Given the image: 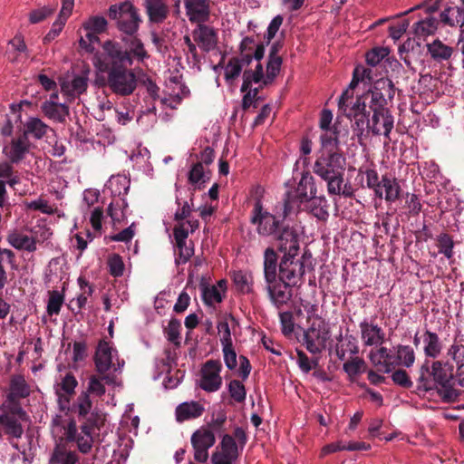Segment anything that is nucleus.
Wrapping results in <instances>:
<instances>
[{
    "instance_id": "1",
    "label": "nucleus",
    "mask_w": 464,
    "mask_h": 464,
    "mask_svg": "<svg viewBox=\"0 0 464 464\" xmlns=\"http://www.w3.org/2000/svg\"><path fill=\"white\" fill-rule=\"evenodd\" d=\"M278 248L284 253L279 265L280 281L293 286L300 285L306 269L313 268L311 253L305 251L296 257L299 252V239L294 229L285 227L277 237Z\"/></svg>"
},
{
    "instance_id": "2",
    "label": "nucleus",
    "mask_w": 464,
    "mask_h": 464,
    "mask_svg": "<svg viewBox=\"0 0 464 464\" xmlns=\"http://www.w3.org/2000/svg\"><path fill=\"white\" fill-rule=\"evenodd\" d=\"M419 373V391L430 392L436 388L445 402L455 401L459 396V392L454 388V366L449 361L427 359L420 366Z\"/></svg>"
},
{
    "instance_id": "3",
    "label": "nucleus",
    "mask_w": 464,
    "mask_h": 464,
    "mask_svg": "<svg viewBox=\"0 0 464 464\" xmlns=\"http://www.w3.org/2000/svg\"><path fill=\"white\" fill-rule=\"evenodd\" d=\"M281 65L282 58L273 47L269 53L266 73H264L261 60H258L250 69L245 70L241 92H246L253 83H260L261 86L270 84L279 73Z\"/></svg>"
},
{
    "instance_id": "4",
    "label": "nucleus",
    "mask_w": 464,
    "mask_h": 464,
    "mask_svg": "<svg viewBox=\"0 0 464 464\" xmlns=\"http://www.w3.org/2000/svg\"><path fill=\"white\" fill-rule=\"evenodd\" d=\"M102 54L94 56L93 64L101 72L109 71L111 67L132 65V58L121 44L112 40L105 41L102 45Z\"/></svg>"
},
{
    "instance_id": "5",
    "label": "nucleus",
    "mask_w": 464,
    "mask_h": 464,
    "mask_svg": "<svg viewBox=\"0 0 464 464\" xmlns=\"http://www.w3.org/2000/svg\"><path fill=\"white\" fill-rule=\"evenodd\" d=\"M94 364L100 374H120L124 367V360L119 357L117 349L112 343L101 340L94 353Z\"/></svg>"
},
{
    "instance_id": "6",
    "label": "nucleus",
    "mask_w": 464,
    "mask_h": 464,
    "mask_svg": "<svg viewBox=\"0 0 464 464\" xmlns=\"http://www.w3.org/2000/svg\"><path fill=\"white\" fill-rule=\"evenodd\" d=\"M109 16L117 21V26L121 32L130 36L135 34L139 29L140 18L130 2L126 1L111 5Z\"/></svg>"
},
{
    "instance_id": "7",
    "label": "nucleus",
    "mask_w": 464,
    "mask_h": 464,
    "mask_svg": "<svg viewBox=\"0 0 464 464\" xmlns=\"http://www.w3.org/2000/svg\"><path fill=\"white\" fill-rule=\"evenodd\" d=\"M127 66H114L106 71L108 87L117 95H130L137 87V77Z\"/></svg>"
},
{
    "instance_id": "8",
    "label": "nucleus",
    "mask_w": 464,
    "mask_h": 464,
    "mask_svg": "<svg viewBox=\"0 0 464 464\" xmlns=\"http://www.w3.org/2000/svg\"><path fill=\"white\" fill-rule=\"evenodd\" d=\"M308 324L304 331L303 344L309 353H320L331 337L330 325L324 318H315V321Z\"/></svg>"
},
{
    "instance_id": "9",
    "label": "nucleus",
    "mask_w": 464,
    "mask_h": 464,
    "mask_svg": "<svg viewBox=\"0 0 464 464\" xmlns=\"http://www.w3.org/2000/svg\"><path fill=\"white\" fill-rule=\"evenodd\" d=\"M347 92L345 91L339 99V109L353 121V129L357 135L363 134L365 128L370 124L369 112L366 111V103L362 98H358L356 102L349 106L346 104Z\"/></svg>"
},
{
    "instance_id": "10",
    "label": "nucleus",
    "mask_w": 464,
    "mask_h": 464,
    "mask_svg": "<svg viewBox=\"0 0 464 464\" xmlns=\"http://www.w3.org/2000/svg\"><path fill=\"white\" fill-rule=\"evenodd\" d=\"M316 187L314 179L308 172L303 173L302 178L296 187L295 195L292 198L290 194H287L285 199L284 214L288 215L295 208H299L304 202L314 198L316 195Z\"/></svg>"
},
{
    "instance_id": "11",
    "label": "nucleus",
    "mask_w": 464,
    "mask_h": 464,
    "mask_svg": "<svg viewBox=\"0 0 464 464\" xmlns=\"http://www.w3.org/2000/svg\"><path fill=\"white\" fill-rule=\"evenodd\" d=\"M34 145L26 135L14 137L3 148L5 158L14 164L24 162L34 156Z\"/></svg>"
},
{
    "instance_id": "12",
    "label": "nucleus",
    "mask_w": 464,
    "mask_h": 464,
    "mask_svg": "<svg viewBox=\"0 0 464 464\" xmlns=\"http://www.w3.org/2000/svg\"><path fill=\"white\" fill-rule=\"evenodd\" d=\"M345 160L337 152L322 151L314 166V172L322 179L344 171Z\"/></svg>"
},
{
    "instance_id": "13",
    "label": "nucleus",
    "mask_w": 464,
    "mask_h": 464,
    "mask_svg": "<svg viewBox=\"0 0 464 464\" xmlns=\"http://www.w3.org/2000/svg\"><path fill=\"white\" fill-rule=\"evenodd\" d=\"M193 448L194 459L199 463H205L208 459V450L216 442V437L212 430L201 427L193 432L190 438Z\"/></svg>"
},
{
    "instance_id": "14",
    "label": "nucleus",
    "mask_w": 464,
    "mask_h": 464,
    "mask_svg": "<svg viewBox=\"0 0 464 464\" xmlns=\"http://www.w3.org/2000/svg\"><path fill=\"white\" fill-rule=\"evenodd\" d=\"M251 222L256 226V231L261 236L275 235L279 229V220L264 209L259 199L254 205Z\"/></svg>"
},
{
    "instance_id": "15",
    "label": "nucleus",
    "mask_w": 464,
    "mask_h": 464,
    "mask_svg": "<svg viewBox=\"0 0 464 464\" xmlns=\"http://www.w3.org/2000/svg\"><path fill=\"white\" fill-rule=\"evenodd\" d=\"M221 370L222 365L219 361L209 360L206 362L201 368L199 387L207 392L218 391L222 385Z\"/></svg>"
},
{
    "instance_id": "16",
    "label": "nucleus",
    "mask_w": 464,
    "mask_h": 464,
    "mask_svg": "<svg viewBox=\"0 0 464 464\" xmlns=\"http://www.w3.org/2000/svg\"><path fill=\"white\" fill-rule=\"evenodd\" d=\"M394 96V86L392 80L381 78L374 82L371 91L370 109L372 111L389 110L386 107V97L392 99Z\"/></svg>"
},
{
    "instance_id": "17",
    "label": "nucleus",
    "mask_w": 464,
    "mask_h": 464,
    "mask_svg": "<svg viewBox=\"0 0 464 464\" xmlns=\"http://www.w3.org/2000/svg\"><path fill=\"white\" fill-rule=\"evenodd\" d=\"M253 65L249 63H245V60L238 56L229 58L227 61L223 57L222 61L214 67L215 71L222 68L224 71V79L227 85L233 86L246 69H250Z\"/></svg>"
},
{
    "instance_id": "18",
    "label": "nucleus",
    "mask_w": 464,
    "mask_h": 464,
    "mask_svg": "<svg viewBox=\"0 0 464 464\" xmlns=\"http://www.w3.org/2000/svg\"><path fill=\"white\" fill-rule=\"evenodd\" d=\"M394 127V118L390 110L374 111L367 128L373 135H383L390 139Z\"/></svg>"
},
{
    "instance_id": "19",
    "label": "nucleus",
    "mask_w": 464,
    "mask_h": 464,
    "mask_svg": "<svg viewBox=\"0 0 464 464\" xmlns=\"http://www.w3.org/2000/svg\"><path fill=\"white\" fill-rule=\"evenodd\" d=\"M238 456L237 445L234 438L225 435L220 443V450L212 454V464H233Z\"/></svg>"
},
{
    "instance_id": "20",
    "label": "nucleus",
    "mask_w": 464,
    "mask_h": 464,
    "mask_svg": "<svg viewBox=\"0 0 464 464\" xmlns=\"http://www.w3.org/2000/svg\"><path fill=\"white\" fill-rule=\"evenodd\" d=\"M58 98V92H53L50 98L42 103L41 109L48 119L57 122H64L69 116V107L65 102H59Z\"/></svg>"
},
{
    "instance_id": "21",
    "label": "nucleus",
    "mask_w": 464,
    "mask_h": 464,
    "mask_svg": "<svg viewBox=\"0 0 464 464\" xmlns=\"http://www.w3.org/2000/svg\"><path fill=\"white\" fill-rule=\"evenodd\" d=\"M65 436L68 440L75 441L82 453H87L92 448V437L88 425H82L81 430L78 431L75 422L70 421L65 430Z\"/></svg>"
},
{
    "instance_id": "22",
    "label": "nucleus",
    "mask_w": 464,
    "mask_h": 464,
    "mask_svg": "<svg viewBox=\"0 0 464 464\" xmlns=\"http://www.w3.org/2000/svg\"><path fill=\"white\" fill-rule=\"evenodd\" d=\"M78 382L72 373H66L55 385V392L58 402L62 410L69 408L70 398L74 394Z\"/></svg>"
},
{
    "instance_id": "23",
    "label": "nucleus",
    "mask_w": 464,
    "mask_h": 464,
    "mask_svg": "<svg viewBox=\"0 0 464 464\" xmlns=\"http://www.w3.org/2000/svg\"><path fill=\"white\" fill-rule=\"evenodd\" d=\"M369 358L377 371L383 373H389L396 367L395 353H392L386 347H380L375 351H372Z\"/></svg>"
},
{
    "instance_id": "24",
    "label": "nucleus",
    "mask_w": 464,
    "mask_h": 464,
    "mask_svg": "<svg viewBox=\"0 0 464 464\" xmlns=\"http://www.w3.org/2000/svg\"><path fill=\"white\" fill-rule=\"evenodd\" d=\"M361 338L366 346L381 345L385 338L383 330L376 324L363 320L359 324Z\"/></svg>"
},
{
    "instance_id": "25",
    "label": "nucleus",
    "mask_w": 464,
    "mask_h": 464,
    "mask_svg": "<svg viewBox=\"0 0 464 464\" xmlns=\"http://www.w3.org/2000/svg\"><path fill=\"white\" fill-rule=\"evenodd\" d=\"M130 185V180L125 175L111 176L103 189L104 194H110L112 200L125 199Z\"/></svg>"
},
{
    "instance_id": "26",
    "label": "nucleus",
    "mask_w": 464,
    "mask_h": 464,
    "mask_svg": "<svg viewBox=\"0 0 464 464\" xmlns=\"http://www.w3.org/2000/svg\"><path fill=\"white\" fill-rule=\"evenodd\" d=\"M6 241L12 247L19 251L34 253L37 250L34 237L16 228L8 232Z\"/></svg>"
},
{
    "instance_id": "27",
    "label": "nucleus",
    "mask_w": 464,
    "mask_h": 464,
    "mask_svg": "<svg viewBox=\"0 0 464 464\" xmlns=\"http://www.w3.org/2000/svg\"><path fill=\"white\" fill-rule=\"evenodd\" d=\"M265 54V46L263 44H256L252 37H245L240 43V58L245 63H256L262 60Z\"/></svg>"
},
{
    "instance_id": "28",
    "label": "nucleus",
    "mask_w": 464,
    "mask_h": 464,
    "mask_svg": "<svg viewBox=\"0 0 464 464\" xmlns=\"http://www.w3.org/2000/svg\"><path fill=\"white\" fill-rule=\"evenodd\" d=\"M194 41L205 52L214 50L218 44L217 32L210 26L198 24L193 31Z\"/></svg>"
},
{
    "instance_id": "29",
    "label": "nucleus",
    "mask_w": 464,
    "mask_h": 464,
    "mask_svg": "<svg viewBox=\"0 0 464 464\" xmlns=\"http://www.w3.org/2000/svg\"><path fill=\"white\" fill-rule=\"evenodd\" d=\"M87 73L75 75L71 80H63L61 82V92L69 99H74L83 93L88 86Z\"/></svg>"
},
{
    "instance_id": "30",
    "label": "nucleus",
    "mask_w": 464,
    "mask_h": 464,
    "mask_svg": "<svg viewBox=\"0 0 464 464\" xmlns=\"http://www.w3.org/2000/svg\"><path fill=\"white\" fill-rule=\"evenodd\" d=\"M205 411L204 406L196 401H184L175 409L176 420L179 423L199 418Z\"/></svg>"
},
{
    "instance_id": "31",
    "label": "nucleus",
    "mask_w": 464,
    "mask_h": 464,
    "mask_svg": "<svg viewBox=\"0 0 464 464\" xmlns=\"http://www.w3.org/2000/svg\"><path fill=\"white\" fill-rule=\"evenodd\" d=\"M266 284L270 299L275 305L279 307L290 300L292 296V291L290 287L293 285H287L282 281L277 282L276 280H275L273 283Z\"/></svg>"
},
{
    "instance_id": "32",
    "label": "nucleus",
    "mask_w": 464,
    "mask_h": 464,
    "mask_svg": "<svg viewBox=\"0 0 464 464\" xmlns=\"http://www.w3.org/2000/svg\"><path fill=\"white\" fill-rule=\"evenodd\" d=\"M187 15L191 22L202 23L209 15L208 0H185Z\"/></svg>"
},
{
    "instance_id": "33",
    "label": "nucleus",
    "mask_w": 464,
    "mask_h": 464,
    "mask_svg": "<svg viewBox=\"0 0 464 464\" xmlns=\"http://www.w3.org/2000/svg\"><path fill=\"white\" fill-rule=\"evenodd\" d=\"M327 183V192L333 196H344L351 198L353 196V188L350 183H344L343 171L337 175L331 176L324 179Z\"/></svg>"
},
{
    "instance_id": "34",
    "label": "nucleus",
    "mask_w": 464,
    "mask_h": 464,
    "mask_svg": "<svg viewBox=\"0 0 464 464\" xmlns=\"http://www.w3.org/2000/svg\"><path fill=\"white\" fill-rule=\"evenodd\" d=\"M422 342L423 353L427 358L436 359L440 355L443 345L436 333L426 330L422 335Z\"/></svg>"
},
{
    "instance_id": "35",
    "label": "nucleus",
    "mask_w": 464,
    "mask_h": 464,
    "mask_svg": "<svg viewBox=\"0 0 464 464\" xmlns=\"http://www.w3.org/2000/svg\"><path fill=\"white\" fill-rule=\"evenodd\" d=\"M68 266L64 258L58 256L52 258L46 270V279L49 282L68 280Z\"/></svg>"
},
{
    "instance_id": "36",
    "label": "nucleus",
    "mask_w": 464,
    "mask_h": 464,
    "mask_svg": "<svg viewBox=\"0 0 464 464\" xmlns=\"http://www.w3.org/2000/svg\"><path fill=\"white\" fill-rule=\"evenodd\" d=\"M227 290V282L218 281L216 285L202 287V298L207 305L213 306L219 304Z\"/></svg>"
},
{
    "instance_id": "37",
    "label": "nucleus",
    "mask_w": 464,
    "mask_h": 464,
    "mask_svg": "<svg viewBox=\"0 0 464 464\" xmlns=\"http://www.w3.org/2000/svg\"><path fill=\"white\" fill-rule=\"evenodd\" d=\"M30 395V386L26 382L24 375L15 374L11 377L10 389L7 399L14 401L19 399L26 398Z\"/></svg>"
},
{
    "instance_id": "38",
    "label": "nucleus",
    "mask_w": 464,
    "mask_h": 464,
    "mask_svg": "<svg viewBox=\"0 0 464 464\" xmlns=\"http://www.w3.org/2000/svg\"><path fill=\"white\" fill-rule=\"evenodd\" d=\"M380 191L382 196L380 199L384 198L388 203L395 202L401 194V187L396 179L384 175L381 179Z\"/></svg>"
},
{
    "instance_id": "39",
    "label": "nucleus",
    "mask_w": 464,
    "mask_h": 464,
    "mask_svg": "<svg viewBox=\"0 0 464 464\" xmlns=\"http://www.w3.org/2000/svg\"><path fill=\"white\" fill-rule=\"evenodd\" d=\"M102 376L92 375L89 379L87 393H92L96 396H102L105 393L106 390L103 382L109 385H117L118 381L116 375L113 374H102Z\"/></svg>"
},
{
    "instance_id": "40",
    "label": "nucleus",
    "mask_w": 464,
    "mask_h": 464,
    "mask_svg": "<svg viewBox=\"0 0 464 464\" xmlns=\"http://www.w3.org/2000/svg\"><path fill=\"white\" fill-rule=\"evenodd\" d=\"M427 50L431 58L437 62L450 60L454 53L453 47L444 44L439 39L428 44Z\"/></svg>"
},
{
    "instance_id": "41",
    "label": "nucleus",
    "mask_w": 464,
    "mask_h": 464,
    "mask_svg": "<svg viewBox=\"0 0 464 464\" xmlns=\"http://www.w3.org/2000/svg\"><path fill=\"white\" fill-rule=\"evenodd\" d=\"M107 211L114 227L121 225L127 218L128 204L125 199L112 200L109 204Z\"/></svg>"
},
{
    "instance_id": "42",
    "label": "nucleus",
    "mask_w": 464,
    "mask_h": 464,
    "mask_svg": "<svg viewBox=\"0 0 464 464\" xmlns=\"http://www.w3.org/2000/svg\"><path fill=\"white\" fill-rule=\"evenodd\" d=\"M146 9L150 20L161 23L168 14V7L164 0H146Z\"/></svg>"
},
{
    "instance_id": "43",
    "label": "nucleus",
    "mask_w": 464,
    "mask_h": 464,
    "mask_svg": "<svg viewBox=\"0 0 464 464\" xmlns=\"http://www.w3.org/2000/svg\"><path fill=\"white\" fill-rule=\"evenodd\" d=\"M440 20L447 25L464 28V9L459 6L447 7L440 13Z\"/></svg>"
},
{
    "instance_id": "44",
    "label": "nucleus",
    "mask_w": 464,
    "mask_h": 464,
    "mask_svg": "<svg viewBox=\"0 0 464 464\" xmlns=\"http://www.w3.org/2000/svg\"><path fill=\"white\" fill-rule=\"evenodd\" d=\"M277 256L273 248H266L264 254V274L266 283L276 278Z\"/></svg>"
},
{
    "instance_id": "45",
    "label": "nucleus",
    "mask_w": 464,
    "mask_h": 464,
    "mask_svg": "<svg viewBox=\"0 0 464 464\" xmlns=\"http://www.w3.org/2000/svg\"><path fill=\"white\" fill-rule=\"evenodd\" d=\"M49 130L50 127L41 119L31 117L24 124V131L23 135H26L27 137L28 135H32L36 140H40L47 133Z\"/></svg>"
},
{
    "instance_id": "46",
    "label": "nucleus",
    "mask_w": 464,
    "mask_h": 464,
    "mask_svg": "<svg viewBox=\"0 0 464 464\" xmlns=\"http://www.w3.org/2000/svg\"><path fill=\"white\" fill-rule=\"evenodd\" d=\"M396 366L411 368L415 362V352L410 345L399 344L394 347Z\"/></svg>"
},
{
    "instance_id": "47",
    "label": "nucleus",
    "mask_w": 464,
    "mask_h": 464,
    "mask_svg": "<svg viewBox=\"0 0 464 464\" xmlns=\"http://www.w3.org/2000/svg\"><path fill=\"white\" fill-rule=\"evenodd\" d=\"M122 42L128 46L127 52L131 56L132 60L135 58L138 61L143 62L148 58V53L145 50L144 44L140 39L131 35L130 38L123 37Z\"/></svg>"
},
{
    "instance_id": "48",
    "label": "nucleus",
    "mask_w": 464,
    "mask_h": 464,
    "mask_svg": "<svg viewBox=\"0 0 464 464\" xmlns=\"http://www.w3.org/2000/svg\"><path fill=\"white\" fill-rule=\"evenodd\" d=\"M438 29V21L433 17H428L415 24L414 34L419 39H425L432 35Z\"/></svg>"
},
{
    "instance_id": "49",
    "label": "nucleus",
    "mask_w": 464,
    "mask_h": 464,
    "mask_svg": "<svg viewBox=\"0 0 464 464\" xmlns=\"http://www.w3.org/2000/svg\"><path fill=\"white\" fill-rule=\"evenodd\" d=\"M198 227V220H186L179 222L173 231L176 242H185L189 235L193 233Z\"/></svg>"
},
{
    "instance_id": "50",
    "label": "nucleus",
    "mask_w": 464,
    "mask_h": 464,
    "mask_svg": "<svg viewBox=\"0 0 464 464\" xmlns=\"http://www.w3.org/2000/svg\"><path fill=\"white\" fill-rule=\"evenodd\" d=\"M77 462L78 457L75 452L56 447L48 464H77Z\"/></svg>"
},
{
    "instance_id": "51",
    "label": "nucleus",
    "mask_w": 464,
    "mask_h": 464,
    "mask_svg": "<svg viewBox=\"0 0 464 464\" xmlns=\"http://www.w3.org/2000/svg\"><path fill=\"white\" fill-rule=\"evenodd\" d=\"M230 323L233 324L236 323L235 318L231 315L221 319L218 323V334L220 337V343L222 346L233 344Z\"/></svg>"
},
{
    "instance_id": "52",
    "label": "nucleus",
    "mask_w": 464,
    "mask_h": 464,
    "mask_svg": "<svg viewBox=\"0 0 464 464\" xmlns=\"http://www.w3.org/2000/svg\"><path fill=\"white\" fill-rule=\"evenodd\" d=\"M79 33L81 34L79 39L80 48L88 53H92L96 45L100 43L99 36L91 31H82V28Z\"/></svg>"
},
{
    "instance_id": "53",
    "label": "nucleus",
    "mask_w": 464,
    "mask_h": 464,
    "mask_svg": "<svg viewBox=\"0 0 464 464\" xmlns=\"http://www.w3.org/2000/svg\"><path fill=\"white\" fill-rule=\"evenodd\" d=\"M107 20L103 16L94 15L89 17L82 25V31H91L95 34H100L107 29Z\"/></svg>"
},
{
    "instance_id": "54",
    "label": "nucleus",
    "mask_w": 464,
    "mask_h": 464,
    "mask_svg": "<svg viewBox=\"0 0 464 464\" xmlns=\"http://www.w3.org/2000/svg\"><path fill=\"white\" fill-rule=\"evenodd\" d=\"M81 293L77 295L75 301L79 309H82L87 304L88 298L93 293V287L84 276H79L77 279Z\"/></svg>"
},
{
    "instance_id": "55",
    "label": "nucleus",
    "mask_w": 464,
    "mask_h": 464,
    "mask_svg": "<svg viewBox=\"0 0 464 464\" xmlns=\"http://www.w3.org/2000/svg\"><path fill=\"white\" fill-rule=\"evenodd\" d=\"M208 179V172L202 162L193 165L188 173V181L195 186H201Z\"/></svg>"
},
{
    "instance_id": "56",
    "label": "nucleus",
    "mask_w": 464,
    "mask_h": 464,
    "mask_svg": "<svg viewBox=\"0 0 464 464\" xmlns=\"http://www.w3.org/2000/svg\"><path fill=\"white\" fill-rule=\"evenodd\" d=\"M311 200V212L313 215L320 220L327 219L329 216L327 199L324 197H314Z\"/></svg>"
},
{
    "instance_id": "57",
    "label": "nucleus",
    "mask_w": 464,
    "mask_h": 464,
    "mask_svg": "<svg viewBox=\"0 0 464 464\" xmlns=\"http://www.w3.org/2000/svg\"><path fill=\"white\" fill-rule=\"evenodd\" d=\"M63 302H64V295L63 293H61L57 290H53V291L50 292L47 307H46L47 314L50 316L59 314Z\"/></svg>"
},
{
    "instance_id": "58",
    "label": "nucleus",
    "mask_w": 464,
    "mask_h": 464,
    "mask_svg": "<svg viewBox=\"0 0 464 464\" xmlns=\"http://www.w3.org/2000/svg\"><path fill=\"white\" fill-rule=\"evenodd\" d=\"M176 247L175 262L177 265L186 264L194 254V248L190 245H187V241L176 242Z\"/></svg>"
},
{
    "instance_id": "59",
    "label": "nucleus",
    "mask_w": 464,
    "mask_h": 464,
    "mask_svg": "<svg viewBox=\"0 0 464 464\" xmlns=\"http://www.w3.org/2000/svg\"><path fill=\"white\" fill-rule=\"evenodd\" d=\"M448 357L456 363L457 368L460 370L464 367V345L454 342L447 351Z\"/></svg>"
},
{
    "instance_id": "60",
    "label": "nucleus",
    "mask_w": 464,
    "mask_h": 464,
    "mask_svg": "<svg viewBox=\"0 0 464 464\" xmlns=\"http://www.w3.org/2000/svg\"><path fill=\"white\" fill-rule=\"evenodd\" d=\"M108 267L110 274L114 277L123 276L125 265L122 257L118 254H113L108 258Z\"/></svg>"
},
{
    "instance_id": "61",
    "label": "nucleus",
    "mask_w": 464,
    "mask_h": 464,
    "mask_svg": "<svg viewBox=\"0 0 464 464\" xmlns=\"http://www.w3.org/2000/svg\"><path fill=\"white\" fill-rule=\"evenodd\" d=\"M25 205L28 209L38 210L48 215L53 214L56 210V208L53 205H51L47 200L42 198L26 202Z\"/></svg>"
},
{
    "instance_id": "62",
    "label": "nucleus",
    "mask_w": 464,
    "mask_h": 464,
    "mask_svg": "<svg viewBox=\"0 0 464 464\" xmlns=\"http://www.w3.org/2000/svg\"><path fill=\"white\" fill-rule=\"evenodd\" d=\"M32 236L34 237V240L35 245L43 244L45 241L49 240L53 235V232L50 227L46 225H37L31 229Z\"/></svg>"
},
{
    "instance_id": "63",
    "label": "nucleus",
    "mask_w": 464,
    "mask_h": 464,
    "mask_svg": "<svg viewBox=\"0 0 464 464\" xmlns=\"http://www.w3.org/2000/svg\"><path fill=\"white\" fill-rule=\"evenodd\" d=\"M439 252L443 254L448 259L453 256L454 243L448 234H440L438 237Z\"/></svg>"
},
{
    "instance_id": "64",
    "label": "nucleus",
    "mask_w": 464,
    "mask_h": 464,
    "mask_svg": "<svg viewBox=\"0 0 464 464\" xmlns=\"http://www.w3.org/2000/svg\"><path fill=\"white\" fill-rule=\"evenodd\" d=\"M389 53V49L385 47L373 48L366 53V62L371 66H376Z\"/></svg>"
}]
</instances>
